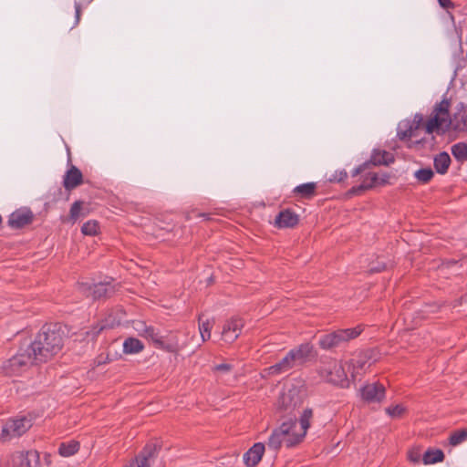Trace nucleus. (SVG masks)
Returning a JSON list of instances; mask_svg holds the SVG:
<instances>
[{"label":"nucleus","instance_id":"7ed1b4c3","mask_svg":"<svg viewBox=\"0 0 467 467\" xmlns=\"http://www.w3.org/2000/svg\"><path fill=\"white\" fill-rule=\"evenodd\" d=\"M36 358L27 346L18 349L16 355L4 362L3 370L5 375L17 376L26 371L32 365H36Z\"/></svg>","mask_w":467,"mask_h":467},{"label":"nucleus","instance_id":"6ab92c4d","mask_svg":"<svg viewBox=\"0 0 467 467\" xmlns=\"http://www.w3.org/2000/svg\"><path fill=\"white\" fill-rule=\"evenodd\" d=\"M293 355L294 354L289 351L279 362L268 368V373L277 375L293 368L296 365Z\"/></svg>","mask_w":467,"mask_h":467},{"label":"nucleus","instance_id":"5701e85b","mask_svg":"<svg viewBox=\"0 0 467 467\" xmlns=\"http://www.w3.org/2000/svg\"><path fill=\"white\" fill-rule=\"evenodd\" d=\"M451 164V157L446 151L440 152L433 159L435 171L439 174H445Z\"/></svg>","mask_w":467,"mask_h":467},{"label":"nucleus","instance_id":"49530a36","mask_svg":"<svg viewBox=\"0 0 467 467\" xmlns=\"http://www.w3.org/2000/svg\"><path fill=\"white\" fill-rule=\"evenodd\" d=\"M106 362H107V360H106V359H98V360H96V364H97L98 366H99V365H101V364H104V363H106Z\"/></svg>","mask_w":467,"mask_h":467},{"label":"nucleus","instance_id":"20e7f679","mask_svg":"<svg viewBox=\"0 0 467 467\" xmlns=\"http://www.w3.org/2000/svg\"><path fill=\"white\" fill-rule=\"evenodd\" d=\"M296 420L289 419L275 429L268 439V448L275 451L283 443L288 448L298 444V438L293 432V427H296Z\"/></svg>","mask_w":467,"mask_h":467},{"label":"nucleus","instance_id":"cd10ccee","mask_svg":"<svg viewBox=\"0 0 467 467\" xmlns=\"http://www.w3.org/2000/svg\"><path fill=\"white\" fill-rule=\"evenodd\" d=\"M451 154L455 158V160L463 163L467 161V143L465 142H458L451 146Z\"/></svg>","mask_w":467,"mask_h":467},{"label":"nucleus","instance_id":"72a5a7b5","mask_svg":"<svg viewBox=\"0 0 467 467\" xmlns=\"http://www.w3.org/2000/svg\"><path fill=\"white\" fill-rule=\"evenodd\" d=\"M467 440V431L461 430L453 432L450 437V444L457 446Z\"/></svg>","mask_w":467,"mask_h":467},{"label":"nucleus","instance_id":"a211bd4d","mask_svg":"<svg viewBox=\"0 0 467 467\" xmlns=\"http://www.w3.org/2000/svg\"><path fill=\"white\" fill-rule=\"evenodd\" d=\"M312 417V410L306 409L302 415L300 416L299 422L296 420V427H293L296 437L298 438V441L300 442L305 437L307 429L310 426V419Z\"/></svg>","mask_w":467,"mask_h":467},{"label":"nucleus","instance_id":"c756f323","mask_svg":"<svg viewBox=\"0 0 467 467\" xmlns=\"http://www.w3.org/2000/svg\"><path fill=\"white\" fill-rule=\"evenodd\" d=\"M79 449L78 441H70L67 442H62L59 445L58 452L63 457H69L74 455Z\"/></svg>","mask_w":467,"mask_h":467},{"label":"nucleus","instance_id":"09e8293b","mask_svg":"<svg viewBox=\"0 0 467 467\" xmlns=\"http://www.w3.org/2000/svg\"><path fill=\"white\" fill-rule=\"evenodd\" d=\"M363 181H366L367 183H369V173L364 178Z\"/></svg>","mask_w":467,"mask_h":467},{"label":"nucleus","instance_id":"bb28decb","mask_svg":"<svg viewBox=\"0 0 467 467\" xmlns=\"http://www.w3.org/2000/svg\"><path fill=\"white\" fill-rule=\"evenodd\" d=\"M377 182L378 175L376 173H369V183H367L366 181H363L359 185L353 186L348 191V193L351 195L360 194L361 192L373 188Z\"/></svg>","mask_w":467,"mask_h":467},{"label":"nucleus","instance_id":"f3484780","mask_svg":"<svg viewBox=\"0 0 467 467\" xmlns=\"http://www.w3.org/2000/svg\"><path fill=\"white\" fill-rule=\"evenodd\" d=\"M135 329L140 336L150 339L157 347L163 348L162 337L153 327L146 326L144 323H139Z\"/></svg>","mask_w":467,"mask_h":467},{"label":"nucleus","instance_id":"dca6fc26","mask_svg":"<svg viewBox=\"0 0 467 467\" xmlns=\"http://www.w3.org/2000/svg\"><path fill=\"white\" fill-rule=\"evenodd\" d=\"M298 220L296 213L286 209L276 215L275 223L278 228H292L298 223Z\"/></svg>","mask_w":467,"mask_h":467},{"label":"nucleus","instance_id":"423d86ee","mask_svg":"<svg viewBox=\"0 0 467 467\" xmlns=\"http://www.w3.org/2000/svg\"><path fill=\"white\" fill-rule=\"evenodd\" d=\"M359 327L354 328L339 329L319 337L318 344L322 349L329 350L340 346L342 343L356 338L361 333Z\"/></svg>","mask_w":467,"mask_h":467},{"label":"nucleus","instance_id":"2eb2a0df","mask_svg":"<svg viewBox=\"0 0 467 467\" xmlns=\"http://www.w3.org/2000/svg\"><path fill=\"white\" fill-rule=\"evenodd\" d=\"M265 447L262 442L254 443L244 454V462L248 467L256 466L261 461L263 454L265 452Z\"/></svg>","mask_w":467,"mask_h":467},{"label":"nucleus","instance_id":"f257e3e1","mask_svg":"<svg viewBox=\"0 0 467 467\" xmlns=\"http://www.w3.org/2000/svg\"><path fill=\"white\" fill-rule=\"evenodd\" d=\"M450 106L449 99L445 98L434 105L431 118L425 126L428 134L435 131L444 133L449 130L458 132L467 131V106L459 103L452 117H450Z\"/></svg>","mask_w":467,"mask_h":467},{"label":"nucleus","instance_id":"f8f14e48","mask_svg":"<svg viewBox=\"0 0 467 467\" xmlns=\"http://www.w3.org/2000/svg\"><path fill=\"white\" fill-rule=\"evenodd\" d=\"M157 450L156 444H147L136 458L125 467H150L157 454Z\"/></svg>","mask_w":467,"mask_h":467},{"label":"nucleus","instance_id":"a878e982","mask_svg":"<svg viewBox=\"0 0 467 467\" xmlns=\"http://www.w3.org/2000/svg\"><path fill=\"white\" fill-rule=\"evenodd\" d=\"M350 366L352 367L351 377L355 379L358 375L370 367V363L368 362L366 357H358L351 360Z\"/></svg>","mask_w":467,"mask_h":467},{"label":"nucleus","instance_id":"f704fd0d","mask_svg":"<svg viewBox=\"0 0 467 467\" xmlns=\"http://www.w3.org/2000/svg\"><path fill=\"white\" fill-rule=\"evenodd\" d=\"M99 231V224L96 221H88L85 223L81 227V232L85 235L93 236L97 234Z\"/></svg>","mask_w":467,"mask_h":467},{"label":"nucleus","instance_id":"e433bc0d","mask_svg":"<svg viewBox=\"0 0 467 467\" xmlns=\"http://www.w3.org/2000/svg\"><path fill=\"white\" fill-rule=\"evenodd\" d=\"M348 177V173L345 170L336 171L329 178L330 182H341Z\"/></svg>","mask_w":467,"mask_h":467},{"label":"nucleus","instance_id":"9b49d317","mask_svg":"<svg viewBox=\"0 0 467 467\" xmlns=\"http://www.w3.org/2000/svg\"><path fill=\"white\" fill-rule=\"evenodd\" d=\"M12 462L17 467H41L37 451H16L12 455Z\"/></svg>","mask_w":467,"mask_h":467},{"label":"nucleus","instance_id":"c85d7f7f","mask_svg":"<svg viewBox=\"0 0 467 467\" xmlns=\"http://www.w3.org/2000/svg\"><path fill=\"white\" fill-rule=\"evenodd\" d=\"M443 458V451L440 449H436L426 451L423 454L422 460L425 464H434L442 462Z\"/></svg>","mask_w":467,"mask_h":467},{"label":"nucleus","instance_id":"4c0bfd02","mask_svg":"<svg viewBox=\"0 0 467 467\" xmlns=\"http://www.w3.org/2000/svg\"><path fill=\"white\" fill-rule=\"evenodd\" d=\"M81 210V204L79 202H75L70 208V216L73 219H76L78 217L79 213Z\"/></svg>","mask_w":467,"mask_h":467},{"label":"nucleus","instance_id":"c9c22d12","mask_svg":"<svg viewBox=\"0 0 467 467\" xmlns=\"http://www.w3.org/2000/svg\"><path fill=\"white\" fill-rule=\"evenodd\" d=\"M385 411L391 418H399L406 411V408L401 404H397L386 408Z\"/></svg>","mask_w":467,"mask_h":467},{"label":"nucleus","instance_id":"58836bf2","mask_svg":"<svg viewBox=\"0 0 467 467\" xmlns=\"http://www.w3.org/2000/svg\"><path fill=\"white\" fill-rule=\"evenodd\" d=\"M422 122H423V116L420 113L415 114L413 119L410 120V124L413 126V128L416 129V130H418L420 129Z\"/></svg>","mask_w":467,"mask_h":467},{"label":"nucleus","instance_id":"a18cd8bd","mask_svg":"<svg viewBox=\"0 0 467 467\" xmlns=\"http://www.w3.org/2000/svg\"><path fill=\"white\" fill-rule=\"evenodd\" d=\"M421 143H422V140H413V141L411 140L409 146L412 147L414 145H420Z\"/></svg>","mask_w":467,"mask_h":467},{"label":"nucleus","instance_id":"9d476101","mask_svg":"<svg viewBox=\"0 0 467 467\" xmlns=\"http://www.w3.org/2000/svg\"><path fill=\"white\" fill-rule=\"evenodd\" d=\"M244 325V320L238 317L226 320L221 333L222 339L226 343H233L240 336Z\"/></svg>","mask_w":467,"mask_h":467},{"label":"nucleus","instance_id":"412c9836","mask_svg":"<svg viewBox=\"0 0 467 467\" xmlns=\"http://www.w3.org/2000/svg\"><path fill=\"white\" fill-rule=\"evenodd\" d=\"M312 352L313 346L310 343L301 344L299 347L290 350V353L294 354L293 358L296 364L304 363L311 356Z\"/></svg>","mask_w":467,"mask_h":467},{"label":"nucleus","instance_id":"7c9ffc66","mask_svg":"<svg viewBox=\"0 0 467 467\" xmlns=\"http://www.w3.org/2000/svg\"><path fill=\"white\" fill-rule=\"evenodd\" d=\"M316 188L317 184L315 182H306L297 185L293 192L301 197L309 198L314 195Z\"/></svg>","mask_w":467,"mask_h":467},{"label":"nucleus","instance_id":"2f4dec72","mask_svg":"<svg viewBox=\"0 0 467 467\" xmlns=\"http://www.w3.org/2000/svg\"><path fill=\"white\" fill-rule=\"evenodd\" d=\"M434 176L431 168H422L414 172V178L420 183L429 182Z\"/></svg>","mask_w":467,"mask_h":467},{"label":"nucleus","instance_id":"8fccbe9b","mask_svg":"<svg viewBox=\"0 0 467 467\" xmlns=\"http://www.w3.org/2000/svg\"><path fill=\"white\" fill-rule=\"evenodd\" d=\"M200 216H202V217H203L204 219H207V220L209 219L208 215L205 214V213H202V214H200Z\"/></svg>","mask_w":467,"mask_h":467},{"label":"nucleus","instance_id":"ea45409f","mask_svg":"<svg viewBox=\"0 0 467 467\" xmlns=\"http://www.w3.org/2000/svg\"><path fill=\"white\" fill-rule=\"evenodd\" d=\"M369 166V163L368 162H364L363 164L359 165L358 167L355 168L353 171H352V176L353 177H356L358 176V174L362 173L365 169L367 167Z\"/></svg>","mask_w":467,"mask_h":467},{"label":"nucleus","instance_id":"aec40b11","mask_svg":"<svg viewBox=\"0 0 467 467\" xmlns=\"http://www.w3.org/2000/svg\"><path fill=\"white\" fill-rule=\"evenodd\" d=\"M83 175L79 169L72 166L64 176L63 185L66 190H72L82 183Z\"/></svg>","mask_w":467,"mask_h":467},{"label":"nucleus","instance_id":"37998d69","mask_svg":"<svg viewBox=\"0 0 467 467\" xmlns=\"http://www.w3.org/2000/svg\"><path fill=\"white\" fill-rule=\"evenodd\" d=\"M440 5L443 8H452L454 6L451 0H438Z\"/></svg>","mask_w":467,"mask_h":467},{"label":"nucleus","instance_id":"6e6552de","mask_svg":"<svg viewBox=\"0 0 467 467\" xmlns=\"http://www.w3.org/2000/svg\"><path fill=\"white\" fill-rule=\"evenodd\" d=\"M32 424V418L29 416L24 415L10 419L2 427L1 440L5 441L20 437L31 428Z\"/></svg>","mask_w":467,"mask_h":467},{"label":"nucleus","instance_id":"79ce46f5","mask_svg":"<svg viewBox=\"0 0 467 467\" xmlns=\"http://www.w3.org/2000/svg\"><path fill=\"white\" fill-rule=\"evenodd\" d=\"M231 368H232V366L227 363H222L215 367L216 370L223 371V372L229 371Z\"/></svg>","mask_w":467,"mask_h":467},{"label":"nucleus","instance_id":"4be33fe9","mask_svg":"<svg viewBox=\"0 0 467 467\" xmlns=\"http://www.w3.org/2000/svg\"><path fill=\"white\" fill-rule=\"evenodd\" d=\"M416 129L410 124V119L402 120L397 128V136L400 140H410L416 136Z\"/></svg>","mask_w":467,"mask_h":467},{"label":"nucleus","instance_id":"393cba45","mask_svg":"<svg viewBox=\"0 0 467 467\" xmlns=\"http://www.w3.org/2000/svg\"><path fill=\"white\" fill-rule=\"evenodd\" d=\"M144 348L143 343L136 337H128L123 342V352L125 354H138Z\"/></svg>","mask_w":467,"mask_h":467},{"label":"nucleus","instance_id":"b1692460","mask_svg":"<svg viewBox=\"0 0 467 467\" xmlns=\"http://www.w3.org/2000/svg\"><path fill=\"white\" fill-rule=\"evenodd\" d=\"M393 161V156L391 153L386 150H374L372 152L370 161H368L373 165H389Z\"/></svg>","mask_w":467,"mask_h":467},{"label":"nucleus","instance_id":"ddd939ff","mask_svg":"<svg viewBox=\"0 0 467 467\" xmlns=\"http://www.w3.org/2000/svg\"><path fill=\"white\" fill-rule=\"evenodd\" d=\"M385 387L379 383L367 384L360 389L361 397L368 402H380L385 398Z\"/></svg>","mask_w":467,"mask_h":467},{"label":"nucleus","instance_id":"c03bdc74","mask_svg":"<svg viewBox=\"0 0 467 467\" xmlns=\"http://www.w3.org/2000/svg\"><path fill=\"white\" fill-rule=\"evenodd\" d=\"M75 8H76V19H77V23H78L79 20V15H80V7L78 3H76Z\"/></svg>","mask_w":467,"mask_h":467},{"label":"nucleus","instance_id":"de8ad7c7","mask_svg":"<svg viewBox=\"0 0 467 467\" xmlns=\"http://www.w3.org/2000/svg\"><path fill=\"white\" fill-rule=\"evenodd\" d=\"M410 461H412V462H418V457H417L416 455H412V454H410Z\"/></svg>","mask_w":467,"mask_h":467},{"label":"nucleus","instance_id":"1a4fd4ad","mask_svg":"<svg viewBox=\"0 0 467 467\" xmlns=\"http://www.w3.org/2000/svg\"><path fill=\"white\" fill-rule=\"evenodd\" d=\"M301 389L297 386L285 387L277 400V407L285 410H292L302 403Z\"/></svg>","mask_w":467,"mask_h":467},{"label":"nucleus","instance_id":"4468645a","mask_svg":"<svg viewBox=\"0 0 467 467\" xmlns=\"http://www.w3.org/2000/svg\"><path fill=\"white\" fill-rule=\"evenodd\" d=\"M34 218L29 209H20L12 213L8 219V225L15 229L22 228L29 224Z\"/></svg>","mask_w":467,"mask_h":467},{"label":"nucleus","instance_id":"473e14b6","mask_svg":"<svg viewBox=\"0 0 467 467\" xmlns=\"http://www.w3.org/2000/svg\"><path fill=\"white\" fill-rule=\"evenodd\" d=\"M213 325V321H201V319H199V331L202 342H205L206 340L210 339Z\"/></svg>","mask_w":467,"mask_h":467},{"label":"nucleus","instance_id":"0eeeda50","mask_svg":"<svg viewBox=\"0 0 467 467\" xmlns=\"http://www.w3.org/2000/svg\"><path fill=\"white\" fill-rule=\"evenodd\" d=\"M79 289L87 296H91L94 300L108 298L114 295L116 291V283L110 277H106L99 283H82Z\"/></svg>","mask_w":467,"mask_h":467},{"label":"nucleus","instance_id":"f03ea898","mask_svg":"<svg viewBox=\"0 0 467 467\" xmlns=\"http://www.w3.org/2000/svg\"><path fill=\"white\" fill-rule=\"evenodd\" d=\"M64 344V331L58 324L45 325L28 347L39 363L57 355Z\"/></svg>","mask_w":467,"mask_h":467},{"label":"nucleus","instance_id":"a19ab883","mask_svg":"<svg viewBox=\"0 0 467 467\" xmlns=\"http://www.w3.org/2000/svg\"><path fill=\"white\" fill-rule=\"evenodd\" d=\"M386 267H387V265L385 263H379L377 265H371L369 267V272H372V273L381 272L384 269H386Z\"/></svg>","mask_w":467,"mask_h":467},{"label":"nucleus","instance_id":"39448f33","mask_svg":"<svg viewBox=\"0 0 467 467\" xmlns=\"http://www.w3.org/2000/svg\"><path fill=\"white\" fill-rule=\"evenodd\" d=\"M318 374L324 380L331 384L340 386L341 388H348L349 386V380L344 367L336 359L323 362L318 368Z\"/></svg>","mask_w":467,"mask_h":467}]
</instances>
